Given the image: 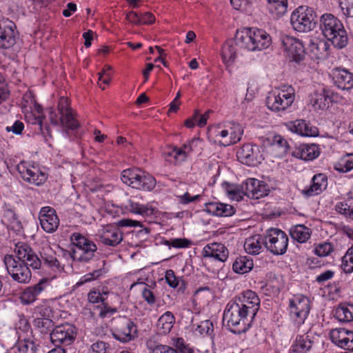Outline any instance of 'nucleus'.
I'll use <instances>...</instances> for the list:
<instances>
[{"label": "nucleus", "instance_id": "obj_30", "mask_svg": "<svg viewBox=\"0 0 353 353\" xmlns=\"http://www.w3.org/2000/svg\"><path fill=\"white\" fill-rule=\"evenodd\" d=\"M289 129L303 137H316L319 134L316 127L303 119H296L288 124Z\"/></svg>", "mask_w": 353, "mask_h": 353}, {"label": "nucleus", "instance_id": "obj_46", "mask_svg": "<svg viewBox=\"0 0 353 353\" xmlns=\"http://www.w3.org/2000/svg\"><path fill=\"white\" fill-rule=\"evenodd\" d=\"M18 353H36L37 345L30 337L19 339L17 343Z\"/></svg>", "mask_w": 353, "mask_h": 353}, {"label": "nucleus", "instance_id": "obj_21", "mask_svg": "<svg viewBox=\"0 0 353 353\" xmlns=\"http://www.w3.org/2000/svg\"><path fill=\"white\" fill-rule=\"evenodd\" d=\"M232 301L238 303L240 307H243V310L248 311V314L254 318L260 307V299L257 294L252 290L243 292Z\"/></svg>", "mask_w": 353, "mask_h": 353}, {"label": "nucleus", "instance_id": "obj_33", "mask_svg": "<svg viewBox=\"0 0 353 353\" xmlns=\"http://www.w3.org/2000/svg\"><path fill=\"white\" fill-rule=\"evenodd\" d=\"M205 210L214 216L224 217L231 216L236 212L234 206L220 202H210L205 203Z\"/></svg>", "mask_w": 353, "mask_h": 353}, {"label": "nucleus", "instance_id": "obj_50", "mask_svg": "<svg viewBox=\"0 0 353 353\" xmlns=\"http://www.w3.org/2000/svg\"><path fill=\"white\" fill-rule=\"evenodd\" d=\"M226 191L232 199L236 201L242 199L245 195L244 191H243V183L241 185L228 183L226 185Z\"/></svg>", "mask_w": 353, "mask_h": 353}, {"label": "nucleus", "instance_id": "obj_23", "mask_svg": "<svg viewBox=\"0 0 353 353\" xmlns=\"http://www.w3.org/2000/svg\"><path fill=\"white\" fill-rule=\"evenodd\" d=\"M39 221L42 229L48 233L54 232L59 225V219L54 208L46 206L39 212Z\"/></svg>", "mask_w": 353, "mask_h": 353}, {"label": "nucleus", "instance_id": "obj_10", "mask_svg": "<svg viewBox=\"0 0 353 353\" xmlns=\"http://www.w3.org/2000/svg\"><path fill=\"white\" fill-rule=\"evenodd\" d=\"M316 13L313 8L301 6L295 9L290 17V23L294 30L308 32L315 27Z\"/></svg>", "mask_w": 353, "mask_h": 353}, {"label": "nucleus", "instance_id": "obj_27", "mask_svg": "<svg viewBox=\"0 0 353 353\" xmlns=\"http://www.w3.org/2000/svg\"><path fill=\"white\" fill-rule=\"evenodd\" d=\"M333 83L343 90H350L353 88V73L345 68H336L332 70Z\"/></svg>", "mask_w": 353, "mask_h": 353}, {"label": "nucleus", "instance_id": "obj_25", "mask_svg": "<svg viewBox=\"0 0 353 353\" xmlns=\"http://www.w3.org/2000/svg\"><path fill=\"white\" fill-rule=\"evenodd\" d=\"M99 237L103 244L114 247L122 241L123 234L118 227L108 225L99 231Z\"/></svg>", "mask_w": 353, "mask_h": 353}, {"label": "nucleus", "instance_id": "obj_7", "mask_svg": "<svg viewBox=\"0 0 353 353\" xmlns=\"http://www.w3.org/2000/svg\"><path fill=\"white\" fill-rule=\"evenodd\" d=\"M121 179L125 184L142 191L152 190L157 183L153 176L137 168L124 170L121 172Z\"/></svg>", "mask_w": 353, "mask_h": 353}, {"label": "nucleus", "instance_id": "obj_63", "mask_svg": "<svg viewBox=\"0 0 353 353\" xmlns=\"http://www.w3.org/2000/svg\"><path fill=\"white\" fill-rule=\"evenodd\" d=\"M151 350L153 353H179L176 349L166 345H157Z\"/></svg>", "mask_w": 353, "mask_h": 353}, {"label": "nucleus", "instance_id": "obj_14", "mask_svg": "<svg viewBox=\"0 0 353 353\" xmlns=\"http://www.w3.org/2000/svg\"><path fill=\"white\" fill-rule=\"evenodd\" d=\"M77 328L72 324L64 323L56 326L50 332V340L55 346H68L74 343Z\"/></svg>", "mask_w": 353, "mask_h": 353}, {"label": "nucleus", "instance_id": "obj_4", "mask_svg": "<svg viewBox=\"0 0 353 353\" xmlns=\"http://www.w3.org/2000/svg\"><path fill=\"white\" fill-rule=\"evenodd\" d=\"M254 318L248 314L238 303L230 301L224 310L223 321L228 329L234 334H241L248 331Z\"/></svg>", "mask_w": 353, "mask_h": 353}, {"label": "nucleus", "instance_id": "obj_38", "mask_svg": "<svg viewBox=\"0 0 353 353\" xmlns=\"http://www.w3.org/2000/svg\"><path fill=\"white\" fill-rule=\"evenodd\" d=\"M221 55L225 66H231L236 58V45L232 41L225 42L222 46Z\"/></svg>", "mask_w": 353, "mask_h": 353}, {"label": "nucleus", "instance_id": "obj_28", "mask_svg": "<svg viewBox=\"0 0 353 353\" xmlns=\"http://www.w3.org/2000/svg\"><path fill=\"white\" fill-rule=\"evenodd\" d=\"M332 341L338 347L353 351V332L344 328H336L330 332Z\"/></svg>", "mask_w": 353, "mask_h": 353}, {"label": "nucleus", "instance_id": "obj_3", "mask_svg": "<svg viewBox=\"0 0 353 353\" xmlns=\"http://www.w3.org/2000/svg\"><path fill=\"white\" fill-rule=\"evenodd\" d=\"M21 245H27L24 242H18L14 245V252L16 256L6 254L3 258L6 270L11 278L19 283L27 284L32 278V272L26 257H20L18 249Z\"/></svg>", "mask_w": 353, "mask_h": 353}, {"label": "nucleus", "instance_id": "obj_24", "mask_svg": "<svg viewBox=\"0 0 353 353\" xmlns=\"http://www.w3.org/2000/svg\"><path fill=\"white\" fill-rule=\"evenodd\" d=\"M15 28L14 23L8 19L0 21V48L8 49L14 45Z\"/></svg>", "mask_w": 353, "mask_h": 353}, {"label": "nucleus", "instance_id": "obj_8", "mask_svg": "<svg viewBox=\"0 0 353 353\" xmlns=\"http://www.w3.org/2000/svg\"><path fill=\"white\" fill-rule=\"evenodd\" d=\"M70 240L75 247V249L73 250V255H71L69 252L62 250L63 256L68 255L74 259L81 261H88L94 256L97 248L93 241L77 232L73 233L71 235Z\"/></svg>", "mask_w": 353, "mask_h": 353}, {"label": "nucleus", "instance_id": "obj_53", "mask_svg": "<svg viewBox=\"0 0 353 353\" xmlns=\"http://www.w3.org/2000/svg\"><path fill=\"white\" fill-rule=\"evenodd\" d=\"M108 294V292L103 291L101 293L95 289H92L89 292L88 294V299L89 302L92 303H101L102 304L105 301Z\"/></svg>", "mask_w": 353, "mask_h": 353}, {"label": "nucleus", "instance_id": "obj_22", "mask_svg": "<svg viewBox=\"0 0 353 353\" xmlns=\"http://www.w3.org/2000/svg\"><path fill=\"white\" fill-rule=\"evenodd\" d=\"M243 191L245 196L250 199H259L268 195V186L263 181L250 178L243 182Z\"/></svg>", "mask_w": 353, "mask_h": 353}, {"label": "nucleus", "instance_id": "obj_11", "mask_svg": "<svg viewBox=\"0 0 353 353\" xmlns=\"http://www.w3.org/2000/svg\"><path fill=\"white\" fill-rule=\"evenodd\" d=\"M310 309V301L307 296L296 295L289 300L288 310L290 319L297 327H300L305 323Z\"/></svg>", "mask_w": 353, "mask_h": 353}, {"label": "nucleus", "instance_id": "obj_40", "mask_svg": "<svg viewBox=\"0 0 353 353\" xmlns=\"http://www.w3.org/2000/svg\"><path fill=\"white\" fill-rule=\"evenodd\" d=\"M175 323V317L171 312H165L157 322V328L161 334H168Z\"/></svg>", "mask_w": 353, "mask_h": 353}, {"label": "nucleus", "instance_id": "obj_26", "mask_svg": "<svg viewBox=\"0 0 353 353\" xmlns=\"http://www.w3.org/2000/svg\"><path fill=\"white\" fill-rule=\"evenodd\" d=\"M334 93L332 90L323 88L316 90L310 96V101L314 110H324L329 108L333 101Z\"/></svg>", "mask_w": 353, "mask_h": 353}, {"label": "nucleus", "instance_id": "obj_20", "mask_svg": "<svg viewBox=\"0 0 353 353\" xmlns=\"http://www.w3.org/2000/svg\"><path fill=\"white\" fill-rule=\"evenodd\" d=\"M49 284L50 282L48 279H41L36 284L26 287L20 294L21 303L25 305L32 304Z\"/></svg>", "mask_w": 353, "mask_h": 353}, {"label": "nucleus", "instance_id": "obj_18", "mask_svg": "<svg viewBox=\"0 0 353 353\" xmlns=\"http://www.w3.org/2000/svg\"><path fill=\"white\" fill-rule=\"evenodd\" d=\"M238 160L243 164L254 166L264 159L260 147L257 145L247 143L237 152Z\"/></svg>", "mask_w": 353, "mask_h": 353}, {"label": "nucleus", "instance_id": "obj_45", "mask_svg": "<svg viewBox=\"0 0 353 353\" xmlns=\"http://www.w3.org/2000/svg\"><path fill=\"white\" fill-rule=\"evenodd\" d=\"M199 142H201V140L199 138H193L190 141L183 143L181 147H177L181 162L187 159L188 157L193 151V148L197 146Z\"/></svg>", "mask_w": 353, "mask_h": 353}, {"label": "nucleus", "instance_id": "obj_39", "mask_svg": "<svg viewBox=\"0 0 353 353\" xmlns=\"http://www.w3.org/2000/svg\"><path fill=\"white\" fill-rule=\"evenodd\" d=\"M265 237L261 236H254L247 239L244 243V249L250 254H259L264 245Z\"/></svg>", "mask_w": 353, "mask_h": 353}, {"label": "nucleus", "instance_id": "obj_17", "mask_svg": "<svg viewBox=\"0 0 353 353\" xmlns=\"http://www.w3.org/2000/svg\"><path fill=\"white\" fill-rule=\"evenodd\" d=\"M282 46L288 58L296 63H300L305 56V50L303 43L298 39L283 35L281 37Z\"/></svg>", "mask_w": 353, "mask_h": 353}, {"label": "nucleus", "instance_id": "obj_42", "mask_svg": "<svg viewBox=\"0 0 353 353\" xmlns=\"http://www.w3.org/2000/svg\"><path fill=\"white\" fill-rule=\"evenodd\" d=\"M336 319L341 322L353 321V303H342L339 305L335 312Z\"/></svg>", "mask_w": 353, "mask_h": 353}, {"label": "nucleus", "instance_id": "obj_56", "mask_svg": "<svg viewBox=\"0 0 353 353\" xmlns=\"http://www.w3.org/2000/svg\"><path fill=\"white\" fill-rule=\"evenodd\" d=\"M339 6L345 19L353 18V0H339Z\"/></svg>", "mask_w": 353, "mask_h": 353}, {"label": "nucleus", "instance_id": "obj_59", "mask_svg": "<svg viewBox=\"0 0 353 353\" xmlns=\"http://www.w3.org/2000/svg\"><path fill=\"white\" fill-rule=\"evenodd\" d=\"M104 272H105L104 270L102 269L94 270L92 272L85 274L81 279L80 281L77 284H83L85 283H88V282L94 281V280L99 279V277H101L103 274Z\"/></svg>", "mask_w": 353, "mask_h": 353}, {"label": "nucleus", "instance_id": "obj_12", "mask_svg": "<svg viewBox=\"0 0 353 353\" xmlns=\"http://www.w3.org/2000/svg\"><path fill=\"white\" fill-rule=\"evenodd\" d=\"M264 237V245L271 253L283 255L286 252L289 239L285 232L280 229L270 228Z\"/></svg>", "mask_w": 353, "mask_h": 353}, {"label": "nucleus", "instance_id": "obj_36", "mask_svg": "<svg viewBox=\"0 0 353 353\" xmlns=\"http://www.w3.org/2000/svg\"><path fill=\"white\" fill-rule=\"evenodd\" d=\"M312 345V341L308 335H298L293 341L289 353H306L311 349Z\"/></svg>", "mask_w": 353, "mask_h": 353}, {"label": "nucleus", "instance_id": "obj_15", "mask_svg": "<svg viewBox=\"0 0 353 353\" xmlns=\"http://www.w3.org/2000/svg\"><path fill=\"white\" fill-rule=\"evenodd\" d=\"M111 332L114 339L122 343L129 342L137 336L136 324L126 317L120 318Z\"/></svg>", "mask_w": 353, "mask_h": 353}, {"label": "nucleus", "instance_id": "obj_55", "mask_svg": "<svg viewBox=\"0 0 353 353\" xmlns=\"http://www.w3.org/2000/svg\"><path fill=\"white\" fill-rule=\"evenodd\" d=\"M194 331L200 335H211L213 332L212 322L210 320L203 321L197 325Z\"/></svg>", "mask_w": 353, "mask_h": 353}, {"label": "nucleus", "instance_id": "obj_61", "mask_svg": "<svg viewBox=\"0 0 353 353\" xmlns=\"http://www.w3.org/2000/svg\"><path fill=\"white\" fill-rule=\"evenodd\" d=\"M179 203L183 205L188 204L190 203L196 202L200 200L201 195L196 194L191 196L189 192H186L183 195L178 196Z\"/></svg>", "mask_w": 353, "mask_h": 353}, {"label": "nucleus", "instance_id": "obj_37", "mask_svg": "<svg viewBox=\"0 0 353 353\" xmlns=\"http://www.w3.org/2000/svg\"><path fill=\"white\" fill-rule=\"evenodd\" d=\"M291 238L300 243H306L311 237L312 230L308 227L300 224L292 227L290 230Z\"/></svg>", "mask_w": 353, "mask_h": 353}, {"label": "nucleus", "instance_id": "obj_1", "mask_svg": "<svg viewBox=\"0 0 353 353\" xmlns=\"http://www.w3.org/2000/svg\"><path fill=\"white\" fill-rule=\"evenodd\" d=\"M17 252L21 258L26 257L29 262L28 263L33 270H39L43 265L56 273H61L64 270L65 265L60 255L48 245L41 248L40 257L28 244L21 245Z\"/></svg>", "mask_w": 353, "mask_h": 353}, {"label": "nucleus", "instance_id": "obj_48", "mask_svg": "<svg viewBox=\"0 0 353 353\" xmlns=\"http://www.w3.org/2000/svg\"><path fill=\"white\" fill-rule=\"evenodd\" d=\"M341 268L346 274L353 272V246L350 248L343 256Z\"/></svg>", "mask_w": 353, "mask_h": 353}, {"label": "nucleus", "instance_id": "obj_9", "mask_svg": "<svg viewBox=\"0 0 353 353\" xmlns=\"http://www.w3.org/2000/svg\"><path fill=\"white\" fill-rule=\"evenodd\" d=\"M294 98V88L292 86H283L269 93L266 98V105L272 111H284L292 105Z\"/></svg>", "mask_w": 353, "mask_h": 353}, {"label": "nucleus", "instance_id": "obj_19", "mask_svg": "<svg viewBox=\"0 0 353 353\" xmlns=\"http://www.w3.org/2000/svg\"><path fill=\"white\" fill-rule=\"evenodd\" d=\"M141 199V198L138 196L130 197L125 204V210L134 214L141 215L144 218H151L153 216H157L159 213L157 208L151 203H141L140 202Z\"/></svg>", "mask_w": 353, "mask_h": 353}, {"label": "nucleus", "instance_id": "obj_51", "mask_svg": "<svg viewBox=\"0 0 353 353\" xmlns=\"http://www.w3.org/2000/svg\"><path fill=\"white\" fill-rule=\"evenodd\" d=\"M54 323L50 318H36L34 325L39 329L41 333H47L53 327Z\"/></svg>", "mask_w": 353, "mask_h": 353}, {"label": "nucleus", "instance_id": "obj_57", "mask_svg": "<svg viewBox=\"0 0 353 353\" xmlns=\"http://www.w3.org/2000/svg\"><path fill=\"white\" fill-rule=\"evenodd\" d=\"M333 251V246L330 243L324 242L316 245L314 252L316 255L325 257L328 256Z\"/></svg>", "mask_w": 353, "mask_h": 353}, {"label": "nucleus", "instance_id": "obj_62", "mask_svg": "<svg viewBox=\"0 0 353 353\" xmlns=\"http://www.w3.org/2000/svg\"><path fill=\"white\" fill-rule=\"evenodd\" d=\"M165 280L168 285L171 288H175L178 286L179 279L176 277L174 272L172 270H167L165 272Z\"/></svg>", "mask_w": 353, "mask_h": 353}, {"label": "nucleus", "instance_id": "obj_32", "mask_svg": "<svg viewBox=\"0 0 353 353\" xmlns=\"http://www.w3.org/2000/svg\"><path fill=\"white\" fill-rule=\"evenodd\" d=\"M327 186V178L326 175L323 173L317 174L312 177L311 184L305 187L303 193L307 196L318 195L325 190Z\"/></svg>", "mask_w": 353, "mask_h": 353}, {"label": "nucleus", "instance_id": "obj_13", "mask_svg": "<svg viewBox=\"0 0 353 353\" xmlns=\"http://www.w3.org/2000/svg\"><path fill=\"white\" fill-rule=\"evenodd\" d=\"M17 170L23 181L34 185H41L47 179V174L39 165L28 161H21L17 165Z\"/></svg>", "mask_w": 353, "mask_h": 353}, {"label": "nucleus", "instance_id": "obj_34", "mask_svg": "<svg viewBox=\"0 0 353 353\" xmlns=\"http://www.w3.org/2000/svg\"><path fill=\"white\" fill-rule=\"evenodd\" d=\"M309 50L316 59H322L328 55L330 45L327 41L323 39H311L308 46Z\"/></svg>", "mask_w": 353, "mask_h": 353}, {"label": "nucleus", "instance_id": "obj_2", "mask_svg": "<svg viewBox=\"0 0 353 353\" xmlns=\"http://www.w3.org/2000/svg\"><path fill=\"white\" fill-rule=\"evenodd\" d=\"M319 28L323 35L338 48H345L348 43L347 32L341 21L331 13H325L320 17Z\"/></svg>", "mask_w": 353, "mask_h": 353}, {"label": "nucleus", "instance_id": "obj_41", "mask_svg": "<svg viewBox=\"0 0 353 353\" xmlns=\"http://www.w3.org/2000/svg\"><path fill=\"white\" fill-rule=\"evenodd\" d=\"M253 261L247 256H241L236 259L232 265L233 270L238 274L249 272L253 268Z\"/></svg>", "mask_w": 353, "mask_h": 353}, {"label": "nucleus", "instance_id": "obj_44", "mask_svg": "<svg viewBox=\"0 0 353 353\" xmlns=\"http://www.w3.org/2000/svg\"><path fill=\"white\" fill-rule=\"evenodd\" d=\"M334 170L340 173H345L353 170V154L343 155L334 165Z\"/></svg>", "mask_w": 353, "mask_h": 353}, {"label": "nucleus", "instance_id": "obj_52", "mask_svg": "<svg viewBox=\"0 0 353 353\" xmlns=\"http://www.w3.org/2000/svg\"><path fill=\"white\" fill-rule=\"evenodd\" d=\"M164 244L174 248H187L192 245V241L185 238H174L166 240Z\"/></svg>", "mask_w": 353, "mask_h": 353}, {"label": "nucleus", "instance_id": "obj_5", "mask_svg": "<svg viewBox=\"0 0 353 353\" xmlns=\"http://www.w3.org/2000/svg\"><path fill=\"white\" fill-rule=\"evenodd\" d=\"M270 36L263 30L255 28L237 31L236 45L250 51L261 50L271 44Z\"/></svg>", "mask_w": 353, "mask_h": 353}, {"label": "nucleus", "instance_id": "obj_6", "mask_svg": "<svg viewBox=\"0 0 353 353\" xmlns=\"http://www.w3.org/2000/svg\"><path fill=\"white\" fill-rule=\"evenodd\" d=\"M50 119L52 124L65 128L63 135L68 136V130H74L79 127V123L74 118L72 108L69 106L68 98L61 97L59 99L57 110H51Z\"/></svg>", "mask_w": 353, "mask_h": 353}, {"label": "nucleus", "instance_id": "obj_35", "mask_svg": "<svg viewBox=\"0 0 353 353\" xmlns=\"http://www.w3.org/2000/svg\"><path fill=\"white\" fill-rule=\"evenodd\" d=\"M1 222L8 228L19 232L22 228L21 221L19 220L14 211L10 208H4L1 216Z\"/></svg>", "mask_w": 353, "mask_h": 353}, {"label": "nucleus", "instance_id": "obj_49", "mask_svg": "<svg viewBox=\"0 0 353 353\" xmlns=\"http://www.w3.org/2000/svg\"><path fill=\"white\" fill-rule=\"evenodd\" d=\"M163 154L167 161H170L176 165L182 163L176 146H168Z\"/></svg>", "mask_w": 353, "mask_h": 353}, {"label": "nucleus", "instance_id": "obj_31", "mask_svg": "<svg viewBox=\"0 0 353 353\" xmlns=\"http://www.w3.org/2000/svg\"><path fill=\"white\" fill-rule=\"evenodd\" d=\"M320 154L319 146L316 144L303 143L296 147L292 155L303 161H312Z\"/></svg>", "mask_w": 353, "mask_h": 353}, {"label": "nucleus", "instance_id": "obj_64", "mask_svg": "<svg viewBox=\"0 0 353 353\" xmlns=\"http://www.w3.org/2000/svg\"><path fill=\"white\" fill-rule=\"evenodd\" d=\"M9 96L7 85L1 74H0V103L5 101Z\"/></svg>", "mask_w": 353, "mask_h": 353}, {"label": "nucleus", "instance_id": "obj_58", "mask_svg": "<svg viewBox=\"0 0 353 353\" xmlns=\"http://www.w3.org/2000/svg\"><path fill=\"white\" fill-rule=\"evenodd\" d=\"M110 345L102 341H97L90 346L91 353H108Z\"/></svg>", "mask_w": 353, "mask_h": 353}, {"label": "nucleus", "instance_id": "obj_60", "mask_svg": "<svg viewBox=\"0 0 353 353\" xmlns=\"http://www.w3.org/2000/svg\"><path fill=\"white\" fill-rule=\"evenodd\" d=\"M34 312L37 316V318H50L51 316V308L46 305H39L34 308Z\"/></svg>", "mask_w": 353, "mask_h": 353}, {"label": "nucleus", "instance_id": "obj_16", "mask_svg": "<svg viewBox=\"0 0 353 353\" xmlns=\"http://www.w3.org/2000/svg\"><path fill=\"white\" fill-rule=\"evenodd\" d=\"M215 137L219 139L221 145L228 146L239 141L243 133L241 126L238 123H230L224 128H214Z\"/></svg>", "mask_w": 353, "mask_h": 353}, {"label": "nucleus", "instance_id": "obj_47", "mask_svg": "<svg viewBox=\"0 0 353 353\" xmlns=\"http://www.w3.org/2000/svg\"><path fill=\"white\" fill-rule=\"evenodd\" d=\"M336 210L345 215L347 218L353 220V198L348 197L345 202H341L336 205Z\"/></svg>", "mask_w": 353, "mask_h": 353}, {"label": "nucleus", "instance_id": "obj_54", "mask_svg": "<svg viewBox=\"0 0 353 353\" xmlns=\"http://www.w3.org/2000/svg\"><path fill=\"white\" fill-rule=\"evenodd\" d=\"M97 308L99 310V316L101 319L110 318L117 312L116 307H110L105 301Z\"/></svg>", "mask_w": 353, "mask_h": 353}, {"label": "nucleus", "instance_id": "obj_29", "mask_svg": "<svg viewBox=\"0 0 353 353\" xmlns=\"http://www.w3.org/2000/svg\"><path fill=\"white\" fill-rule=\"evenodd\" d=\"M228 253L227 248L223 244L219 243L208 244L202 250V256L204 258H212L221 262L227 260Z\"/></svg>", "mask_w": 353, "mask_h": 353}, {"label": "nucleus", "instance_id": "obj_43", "mask_svg": "<svg viewBox=\"0 0 353 353\" xmlns=\"http://www.w3.org/2000/svg\"><path fill=\"white\" fill-rule=\"evenodd\" d=\"M288 7V0H268V8L276 17L284 15Z\"/></svg>", "mask_w": 353, "mask_h": 353}]
</instances>
